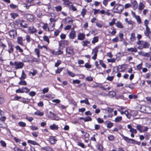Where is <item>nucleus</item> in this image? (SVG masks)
Segmentation results:
<instances>
[{"mask_svg": "<svg viewBox=\"0 0 151 151\" xmlns=\"http://www.w3.org/2000/svg\"><path fill=\"white\" fill-rule=\"evenodd\" d=\"M116 19L114 18H113L112 19V21L111 22H110L109 23V25L111 26H113L114 24L115 25L116 22H115Z\"/></svg>", "mask_w": 151, "mask_h": 151, "instance_id": "nucleus-50", "label": "nucleus"}, {"mask_svg": "<svg viewBox=\"0 0 151 151\" xmlns=\"http://www.w3.org/2000/svg\"><path fill=\"white\" fill-rule=\"evenodd\" d=\"M96 147L97 149L101 151H103V145L100 143H99L96 145Z\"/></svg>", "mask_w": 151, "mask_h": 151, "instance_id": "nucleus-31", "label": "nucleus"}, {"mask_svg": "<svg viewBox=\"0 0 151 151\" xmlns=\"http://www.w3.org/2000/svg\"><path fill=\"white\" fill-rule=\"evenodd\" d=\"M13 150L14 151H25L24 150H22L16 146L14 147Z\"/></svg>", "mask_w": 151, "mask_h": 151, "instance_id": "nucleus-64", "label": "nucleus"}, {"mask_svg": "<svg viewBox=\"0 0 151 151\" xmlns=\"http://www.w3.org/2000/svg\"><path fill=\"white\" fill-rule=\"evenodd\" d=\"M136 128L140 133L146 132L149 129L147 127L142 126L140 124H137Z\"/></svg>", "mask_w": 151, "mask_h": 151, "instance_id": "nucleus-5", "label": "nucleus"}, {"mask_svg": "<svg viewBox=\"0 0 151 151\" xmlns=\"http://www.w3.org/2000/svg\"><path fill=\"white\" fill-rule=\"evenodd\" d=\"M121 136L123 138L122 139L128 143L134 145H140V144L141 142H140L137 141L133 139L129 138L123 134L121 135Z\"/></svg>", "mask_w": 151, "mask_h": 151, "instance_id": "nucleus-2", "label": "nucleus"}, {"mask_svg": "<svg viewBox=\"0 0 151 151\" xmlns=\"http://www.w3.org/2000/svg\"><path fill=\"white\" fill-rule=\"evenodd\" d=\"M34 114L39 116H43L44 113L43 112L37 110L34 113Z\"/></svg>", "mask_w": 151, "mask_h": 151, "instance_id": "nucleus-32", "label": "nucleus"}, {"mask_svg": "<svg viewBox=\"0 0 151 151\" xmlns=\"http://www.w3.org/2000/svg\"><path fill=\"white\" fill-rule=\"evenodd\" d=\"M110 10L109 9H107L106 12H105V10H104V14H105L107 16H110L111 15L112 17L114 16V14H111L110 12Z\"/></svg>", "mask_w": 151, "mask_h": 151, "instance_id": "nucleus-45", "label": "nucleus"}, {"mask_svg": "<svg viewBox=\"0 0 151 151\" xmlns=\"http://www.w3.org/2000/svg\"><path fill=\"white\" fill-rule=\"evenodd\" d=\"M124 65H119L117 66V68H118V70L119 71V72H124L126 70V68L124 66Z\"/></svg>", "mask_w": 151, "mask_h": 151, "instance_id": "nucleus-19", "label": "nucleus"}, {"mask_svg": "<svg viewBox=\"0 0 151 151\" xmlns=\"http://www.w3.org/2000/svg\"><path fill=\"white\" fill-rule=\"evenodd\" d=\"M59 43H61L62 44V45H63V46H64L65 47V46H68L69 44V41L67 40H61Z\"/></svg>", "mask_w": 151, "mask_h": 151, "instance_id": "nucleus-29", "label": "nucleus"}, {"mask_svg": "<svg viewBox=\"0 0 151 151\" xmlns=\"http://www.w3.org/2000/svg\"><path fill=\"white\" fill-rule=\"evenodd\" d=\"M77 145L78 146L81 147L83 148H86V147H85L84 144L81 142H77Z\"/></svg>", "mask_w": 151, "mask_h": 151, "instance_id": "nucleus-57", "label": "nucleus"}, {"mask_svg": "<svg viewBox=\"0 0 151 151\" xmlns=\"http://www.w3.org/2000/svg\"><path fill=\"white\" fill-rule=\"evenodd\" d=\"M15 48L17 50L21 53L22 52H23V50L22 49L20 46L18 45H17L15 47Z\"/></svg>", "mask_w": 151, "mask_h": 151, "instance_id": "nucleus-46", "label": "nucleus"}, {"mask_svg": "<svg viewBox=\"0 0 151 151\" xmlns=\"http://www.w3.org/2000/svg\"><path fill=\"white\" fill-rule=\"evenodd\" d=\"M69 38L70 39H73L76 37V32L74 28L71 29L70 33L68 35Z\"/></svg>", "mask_w": 151, "mask_h": 151, "instance_id": "nucleus-12", "label": "nucleus"}, {"mask_svg": "<svg viewBox=\"0 0 151 151\" xmlns=\"http://www.w3.org/2000/svg\"><path fill=\"white\" fill-rule=\"evenodd\" d=\"M86 10L85 8H83L82 9V11L81 12V15L83 17H85V14H86Z\"/></svg>", "mask_w": 151, "mask_h": 151, "instance_id": "nucleus-49", "label": "nucleus"}, {"mask_svg": "<svg viewBox=\"0 0 151 151\" xmlns=\"http://www.w3.org/2000/svg\"><path fill=\"white\" fill-rule=\"evenodd\" d=\"M41 150L42 151H53V150L52 148L50 146H46L45 147H42Z\"/></svg>", "mask_w": 151, "mask_h": 151, "instance_id": "nucleus-20", "label": "nucleus"}, {"mask_svg": "<svg viewBox=\"0 0 151 151\" xmlns=\"http://www.w3.org/2000/svg\"><path fill=\"white\" fill-rule=\"evenodd\" d=\"M43 39L44 41L47 42L48 44H49V43H50V40L49 38H48V36L46 35H44L43 36Z\"/></svg>", "mask_w": 151, "mask_h": 151, "instance_id": "nucleus-53", "label": "nucleus"}, {"mask_svg": "<svg viewBox=\"0 0 151 151\" xmlns=\"http://www.w3.org/2000/svg\"><path fill=\"white\" fill-rule=\"evenodd\" d=\"M90 42L88 40H83L82 41V45L83 47L87 46L88 45L90 44Z\"/></svg>", "mask_w": 151, "mask_h": 151, "instance_id": "nucleus-33", "label": "nucleus"}, {"mask_svg": "<svg viewBox=\"0 0 151 151\" xmlns=\"http://www.w3.org/2000/svg\"><path fill=\"white\" fill-rule=\"evenodd\" d=\"M8 45L9 49L7 51L9 54L13 53L14 51V45L11 42H9L8 43Z\"/></svg>", "mask_w": 151, "mask_h": 151, "instance_id": "nucleus-10", "label": "nucleus"}, {"mask_svg": "<svg viewBox=\"0 0 151 151\" xmlns=\"http://www.w3.org/2000/svg\"><path fill=\"white\" fill-rule=\"evenodd\" d=\"M122 119V117L121 116H117L115 118L114 121L116 122H120Z\"/></svg>", "mask_w": 151, "mask_h": 151, "instance_id": "nucleus-47", "label": "nucleus"}, {"mask_svg": "<svg viewBox=\"0 0 151 151\" xmlns=\"http://www.w3.org/2000/svg\"><path fill=\"white\" fill-rule=\"evenodd\" d=\"M124 9V7L123 5L119 4H116L114 8L112 9V10L114 9L116 10L113 11L114 13H118L121 14Z\"/></svg>", "mask_w": 151, "mask_h": 151, "instance_id": "nucleus-3", "label": "nucleus"}, {"mask_svg": "<svg viewBox=\"0 0 151 151\" xmlns=\"http://www.w3.org/2000/svg\"><path fill=\"white\" fill-rule=\"evenodd\" d=\"M145 7V6L142 2L139 3L138 9L139 10L141 11L143 10Z\"/></svg>", "mask_w": 151, "mask_h": 151, "instance_id": "nucleus-37", "label": "nucleus"}, {"mask_svg": "<svg viewBox=\"0 0 151 151\" xmlns=\"http://www.w3.org/2000/svg\"><path fill=\"white\" fill-rule=\"evenodd\" d=\"M99 64L104 68H106V65L104 63V61L102 60H99Z\"/></svg>", "mask_w": 151, "mask_h": 151, "instance_id": "nucleus-51", "label": "nucleus"}, {"mask_svg": "<svg viewBox=\"0 0 151 151\" xmlns=\"http://www.w3.org/2000/svg\"><path fill=\"white\" fill-rule=\"evenodd\" d=\"M128 52L132 53V52H137V50L136 47H131L128 48L127 49Z\"/></svg>", "mask_w": 151, "mask_h": 151, "instance_id": "nucleus-23", "label": "nucleus"}, {"mask_svg": "<svg viewBox=\"0 0 151 151\" xmlns=\"http://www.w3.org/2000/svg\"><path fill=\"white\" fill-rule=\"evenodd\" d=\"M55 23H53L52 25L50 26V27H51L50 29L49 27L48 28V31H53L55 29Z\"/></svg>", "mask_w": 151, "mask_h": 151, "instance_id": "nucleus-48", "label": "nucleus"}, {"mask_svg": "<svg viewBox=\"0 0 151 151\" xmlns=\"http://www.w3.org/2000/svg\"><path fill=\"white\" fill-rule=\"evenodd\" d=\"M97 85H93V88H96V87H99L101 88L102 89L106 91L107 90H110L111 88L110 86H108L107 88L104 87L103 85L101 83H96Z\"/></svg>", "mask_w": 151, "mask_h": 151, "instance_id": "nucleus-8", "label": "nucleus"}, {"mask_svg": "<svg viewBox=\"0 0 151 151\" xmlns=\"http://www.w3.org/2000/svg\"><path fill=\"white\" fill-rule=\"evenodd\" d=\"M70 4H72V3L71 2L69 1V0L67 2H65L63 3L64 5L68 8L70 5Z\"/></svg>", "mask_w": 151, "mask_h": 151, "instance_id": "nucleus-55", "label": "nucleus"}, {"mask_svg": "<svg viewBox=\"0 0 151 151\" xmlns=\"http://www.w3.org/2000/svg\"><path fill=\"white\" fill-rule=\"evenodd\" d=\"M18 124L19 126L24 127L26 126V124L25 122H18Z\"/></svg>", "mask_w": 151, "mask_h": 151, "instance_id": "nucleus-58", "label": "nucleus"}, {"mask_svg": "<svg viewBox=\"0 0 151 151\" xmlns=\"http://www.w3.org/2000/svg\"><path fill=\"white\" fill-rule=\"evenodd\" d=\"M85 38V35L83 33H80L78 35V39L79 40H83Z\"/></svg>", "mask_w": 151, "mask_h": 151, "instance_id": "nucleus-17", "label": "nucleus"}, {"mask_svg": "<svg viewBox=\"0 0 151 151\" xmlns=\"http://www.w3.org/2000/svg\"><path fill=\"white\" fill-rule=\"evenodd\" d=\"M34 0H26V3L27 5V9H29L30 6L32 5L30 4L31 2L33 1Z\"/></svg>", "mask_w": 151, "mask_h": 151, "instance_id": "nucleus-35", "label": "nucleus"}, {"mask_svg": "<svg viewBox=\"0 0 151 151\" xmlns=\"http://www.w3.org/2000/svg\"><path fill=\"white\" fill-rule=\"evenodd\" d=\"M15 68L16 69H21L22 68L24 65V63L21 62L15 61L14 62Z\"/></svg>", "mask_w": 151, "mask_h": 151, "instance_id": "nucleus-9", "label": "nucleus"}, {"mask_svg": "<svg viewBox=\"0 0 151 151\" xmlns=\"http://www.w3.org/2000/svg\"><path fill=\"white\" fill-rule=\"evenodd\" d=\"M25 16L27 19L29 21H32L34 20V17L32 15L29 14H26Z\"/></svg>", "mask_w": 151, "mask_h": 151, "instance_id": "nucleus-22", "label": "nucleus"}, {"mask_svg": "<svg viewBox=\"0 0 151 151\" xmlns=\"http://www.w3.org/2000/svg\"><path fill=\"white\" fill-rule=\"evenodd\" d=\"M99 46H96L92 50L91 54H94V55L92 57V58L94 60H95L97 58V53L98 52L99 49Z\"/></svg>", "mask_w": 151, "mask_h": 151, "instance_id": "nucleus-7", "label": "nucleus"}, {"mask_svg": "<svg viewBox=\"0 0 151 151\" xmlns=\"http://www.w3.org/2000/svg\"><path fill=\"white\" fill-rule=\"evenodd\" d=\"M27 31L29 33L33 34L36 32L37 30L34 26H32L28 27Z\"/></svg>", "mask_w": 151, "mask_h": 151, "instance_id": "nucleus-13", "label": "nucleus"}, {"mask_svg": "<svg viewBox=\"0 0 151 151\" xmlns=\"http://www.w3.org/2000/svg\"><path fill=\"white\" fill-rule=\"evenodd\" d=\"M137 98V96L136 95H129V99H135Z\"/></svg>", "mask_w": 151, "mask_h": 151, "instance_id": "nucleus-54", "label": "nucleus"}, {"mask_svg": "<svg viewBox=\"0 0 151 151\" xmlns=\"http://www.w3.org/2000/svg\"><path fill=\"white\" fill-rule=\"evenodd\" d=\"M34 52L36 53V55H37V58H39L40 57V51L39 49L38 48H35L34 49Z\"/></svg>", "mask_w": 151, "mask_h": 151, "instance_id": "nucleus-39", "label": "nucleus"}, {"mask_svg": "<svg viewBox=\"0 0 151 151\" xmlns=\"http://www.w3.org/2000/svg\"><path fill=\"white\" fill-rule=\"evenodd\" d=\"M140 110L147 114H151V108L149 107H146L145 109H140Z\"/></svg>", "mask_w": 151, "mask_h": 151, "instance_id": "nucleus-25", "label": "nucleus"}, {"mask_svg": "<svg viewBox=\"0 0 151 151\" xmlns=\"http://www.w3.org/2000/svg\"><path fill=\"white\" fill-rule=\"evenodd\" d=\"M118 72H119L118 68H117V67L116 68V67H114L113 69L112 74H114Z\"/></svg>", "mask_w": 151, "mask_h": 151, "instance_id": "nucleus-56", "label": "nucleus"}, {"mask_svg": "<svg viewBox=\"0 0 151 151\" xmlns=\"http://www.w3.org/2000/svg\"><path fill=\"white\" fill-rule=\"evenodd\" d=\"M10 15L11 16L12 18L14 19L19 16V14L18 13H11L10 14Z\"/></svg>", "mask_w": 151, "mask_h": 151, "instance_id": "nucleus-42", "label": "nucleus"}, {"mask_svg": "<svg viewBox=\"0 0 151 151\" xmlns=\"http://www.w3.org/2000/svg\"><path fill=\"white\" fill-rule=\"evenodd\" d=\"M129 40L130 41L132 42H133L136 40V37L135 36V33L132 32L131 33Z\"/></svg>", "mask_w": 151, "mask_h": 151, "instance_id": "nucleus-16", "label": "nucleus"}, {"mask_svg": "<svg viewBox=\"0 0 151 151\" xmlns=\"http://www.w3.org/2000/svg\"><path fill=\"white\" fill-rule=\"evenodd\" d=\"M135 19L138 24H141L142 23V20L139 16L137 15V16H135Z\"/></svg>", "mask_w": 151, "mask_h": 151, "instance_id": "nucleus-34", "label": "nucleus"}, {"mask_svg": "<svg viewBox=\"0 0 151 151\" xmlns=\"http://www.w3.org/2000/svg\"><path fill=\"white\" fill-rule=\"evenodd\" d=\"M136 44L138 45L137 48L139 50L148 48L150 46V44L149 43L143 40H138Z\"/></svg>", "mask_w": 151, "mask_h": 151, "instance_id": "nucleus-1", "label": "nucleus"}, {"mask_svg": "<svg viewBox=\"0 0 151 151\" xmlns=\"http://www.w3.org/2000/svg\"><path fill=\"white\" fill-rule=\"evenodd\" d=\"M50 128L52 130H58V125H56L55 124H53L52 125L50 126Z\"/></svg>", "mask_w": 151, "mask_h": 151, "instance_id": "nucleus-30", "label": "nucleus"}, {"mask_svg": "<svg viewBox=\"0 0 151 151\" xmlns=\"http://www.w3.org/2000/svg\"><path fill=\"white\" fill-rule=\"evenodd\" d=\"M89 33H90L91 34L93 35L94 36L96 35L98 33L96 29L90 31Z\"/></svg>", "mask_w": 151, "mask_h": 151, "instance_id": "nucleus-59", "label": "nucleus"}, {"mask_svg": "<svg viewBox=\"0 0 151 151\" xmlns=\"http://www.w3.org/2000/svg\"><path fill=\"white\" fill-rule=\"evenodd\" d=\"M74 54V49L71 47H68L66 48V55L68 58L72 57Z\"/></svg>", "mask_w": 151, "mask_h": 151, "instance_id": "nucleus-4", "label": "nucleus"}, {"mask_svg": "<svg viewBox=\"0 0 151 151\" xmlns=\"http://www.w3.org/2000/svg\"><path fill=\"white\" fill-rule=\"evenodd\" d=\"M9 34L11 38H14L17 35V32L16 30L12 29L9 32Z\"/></svg>", "mask_w": 151, "mask_h": 151, "instance_id": "nucleus-14", "label": "nucleus"}, {"mask_svg": "<svg viewBox=\"0 0 151 151\" xmlns=\"http://www.w3.org/2000/svg\"><path fill=\"white\" fill-rule=\"evenodd\" d=\"M30 99L28 98L25 99L24 98H21L20 100H19L20 101L24 103H26L28 104L30 101Z\"/></svg>", "mask_w": 151, "mask_h": 151, "instance_id": "nucleus-26", "label": "nucleus"}, {"mask_svg": "<svg viewBox=\"0 0 151 151\" xmlns=\"http://www.w3.org/2000/svg\"><path fill=\"white\" fill-rule=\"evenodd\" d=\"M27 143L29 144H30L31 145H36L39 146L40 147H41L40 144H39L38 143H37V142L35 141L32 140H27Z\"/></svg>", "mask_w": 151, "mask_h": 151, "instance_id": "nucleus-24", "label": "nucleus"}, {"mask_svg": "<svg viewBox=\"0 0 151 151\" xmlns=\"http://www.w3.org/2000/svg\"><path fill=\"white\" fill-rule=\"evenodd\" d=\"M69 8L70 9H71L73 11H76L77 10L76 8L75 7L73 4L70 5L69 7Z\"/></svg>", "mask_w": 151, "mask_h": 151, "instance_id": "nucleus-63", "label": "nucleus"}, {"mask_svg": "<svg viewBox=\"0 0 151 151\" xmlns=\"http://www.w3.org/2000/svg\"><path fill=\"white\" fill-rule=\"evenodd\" d=\"M52 145H54L55 144L57 140L56 139L55 136H50L47 140Z\"/></svg>", "mask_w": 151, "mask_h": 151, "instance_id": "nucleus-11", "label": "nucleus"}, {"mask_svg": "<svg viewBox=\"0 0 151 151\" xmlns=\"http://www.w3.org/2000/svg\"><path fill=\"white\" fill-rule=\"evenodd\" d=\"M99 41V37L98 36H95L93 37V40L92 41V43L93 44H95Z\"/></svg>", "mask_w": 151, "mask_h": 151, "instance_id": "nucleus-41", "label": "nucleus"}, {"mask_svg": "<svg viewBox=\"0 0 151 151\" xmlns=\"http://www.w3.org/2000/svg\"><path fill=\"white\" fill-rule=\"evenodd\" d=\"M115 26L116 27L120 29H122L124 26L122 23L120 21H117L116 22Z\"/></svg>", "mask_w": 151, "mask_h": 151, "instance_id": "nucleus-28", "label": "nucleus"}, {"mask_svg": "<svg viewBox=\"0 0 151 151\" xmlns=\"http://www.w3.org/2000/svg\"><path fill=\"white\" fill-rule=\"evenodd\" d=\"M65 46L62 45L61 43H59V47L58 50L63 51L64 48H65Z\"/></svg>", "mask_w": 151, "mask_h": 151, "instance_id": "nucleus-60", "label": "nucleus"}, {"mask_svg": "<svg viewBox=\"0 0 151 151\" xmlns=\"http://www.w3.org/2000/svg\"><path fill=\"white\" fill-rule=\"evenodd\" d=\"M23 38L22 37H18L17 38V42L21 46H23Z\"/></svg>", "mask_w": 151, "mask_h": 151, "instance_id": "nucleus-18", "label": "nucleus"}, {"mask_svg": "<svg viewBox=\"0 0 151 151\" xmlns=\"http://www.w3.org/2000/svg\"><path fill=\"white\" fill-rule=\"evenodd\" d=\"M27 76L26 74L25 73L24 70H22V75L21 77L20 78V80H24Z\"/></svg>", "mask_w": 151, "mask_h": 151, "instance_id": "nucleus-40", "label": "nucleus"}, {"mask_svg": "<svg viewBox=\"0 0 151 151\" xmlns=\"http://www.w3.org/2000/svg\"><path fill=\"white\" fill-rule=\"evenodd\" d=\"M93 10L94 11L93 14L94 15H96L99 13L100 14H104V10L102 9L100 10L99 9H93Z\"/></svg>", "mask_w": 151, "mask_h": 151, "instance_id": "nucleus-15", "label": "nucleus"}, {"mask_svg": "<svg viewBox=\"0 0 151 151\" xmlns=\"http://www.w3.org/2000/svg\"><path fill=\"white\" fill-rule=\"evenodd\" d=\"M116 94V93L112 91H110L109 92V95L111 97H114Z\"/></svg>", "mask_w": 151, "mask_h": 151, "instance_id": "nucleus-61", "label": "nucleus"}, {"mask_svg": "<svg viewBox=\"0 0 151 151\" xmlns=\"http://www.w3.org/2000/svg\"><path fill=\"white\" fill-rule=\"evenodd\" d=\"M9 6L10 8L12 9H18V5L14 4L13 3L10 4Z\"/></svg>", "mask_w": 151, "mask_h": 151, "instance_id": "nucleus-36", "label": "nucleus"}, {"mask_svg": "<svg viewBox=\"0 0 151 151\" xmlns=\"http://www.w3.org/2000/svg\"><path fill=\"white\" fill-rule=\"evenodd\" d=\"M151 31L149 27H146L145 31L144 32V33L145 36L148 37L149 36V34H150Z\"/></svg>", "mask_w": 151, "mask_h": 151, "instance_id": "nucleus-27", "label": "nucleus"}, {"mask_svg": "<svg viewBox=\"0 0 151 151\" xmlns=\"http://www.w3.org/2000/svg\"><path fill=\"white\" fill-rule=\"evenodd\" d=\"M80 102L81 103H85L86 104L88 105H89L90 104L88 99L87 98H86L85 100H81Z\"/></svg>", "mask_w": 151, "mask_h": 151, "instance_id": "nucleus-44", "label": "nucleus"}, {"mask_svg": "<svg viewBox=\"0 0 151 151\" xmlns=\"http://www.w3.org/2000/svg\"><path fill=\"white\" fill-rule=\"evenodd\" d=\"M40 58H33V59L31 60V62L32 63L36 62L38 63L40 62Z\"/></svg>", "mask_w": 151, "mask_h": 151, "instance_id": "nucleus-43", "label": "nucleus"}, {"mask_svg": "<svg viewBox=\"0 0 151 151\" xmlns=\"http://www.w3.org/2000/svg\"><path fill=\"white\" fill-rule=\"evenodd\" d=\"M19 84L20 85L24 86H26L27 84V82L25 81H22V80H21L20 81L19 83Z\"/></svg>", "mask_w": 151, "mask_h": 151, "instance_id": "nucleus-62", "label": "nucleus"}, {"mask_svg": "<svg viewBox=\"0 0 151 151\" xmlns=\"http://www.w3.org/2000/svg\"><path fill=\"white\" fill-rule=\"evenodd\" d=\"M131 4L132 6L131 7L134 10H136L137 8L138 4L137 1L135 0Z\"/></svg>", "mask_w": 151, "mask_h": 151, "instance_id": "nucleus-21", "label": "nucleus"}, {"mask_svg": "<svg viewBox=\"0 0 151 151\" xmlns=\"http://www.w3.org/2000/svg\"><path fill=\"white\" fill-rule=\"evenodd\" d=\"M45 97L48 98L53 99L55 97V95L52 94H46L44 96Z\"/></svg>", "mask_w": 151, "mask_h": 151, "instance_id": "nucleus-38", "label": "nucleus"}, {"mask_svg": "<svg viewBox=\"0 0 151 151\" xmlns=\"http://www.w3.org/2000/svg\"><path fill=\"white\" fill-rule=\"evenodd\" d=\"M108 138L109 140L112 141L114 140L115 138V137L114 135L111 134L108 136Z\"/></svg>", "mask_w": 151, "mask_h": 151, "instance_id": "nucleus-52", "label": "nucleus"}, {"mask_svg": "<svg viewBox=\"0 0 151 151\" xmlns=\"http://www.w3.org/2000/svg\"><path fill=\"white\" fill-rule=\"evenodd\" d=\"M15 22L17 24H19L21 27L24 28H28V26L25 21L23 20L17 19L15 21Z\"/></svg>", "mask_w": 151, "mask_h": 151, "instance_id": "nucleus-6", "label": "nucleus"}]
</instances>
